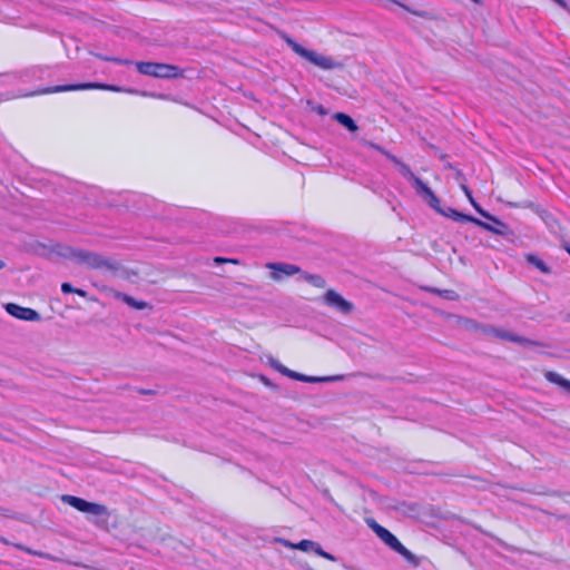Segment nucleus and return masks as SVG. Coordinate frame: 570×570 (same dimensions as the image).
Listing matches in <instances>:
<instances>
[{
    "instance_id": "obj_1",
    "label": "nucleus",
    "mask_w": 570,
    "mask_h": 570,
    "mask_svg": "<svg viewBox=\"0 0 570 570\" xmlns=\"http://www.w3.org/2000/svg\"><path fill=\"white\" fill-rule=\"evenodd\" d=\"M285 42L287 46L299 57L306 59L311 63L320 67L324 70H332V69H340L343 67V63L340 61H336L332 57L321 55L314 50L306 49L298 42H296L291 37H284Z\"/></svg>"
},
{
    "instance_id": "obj_2",
    "label": "nucleus",
    "mask_w": 570,
    "mask_h": 570,
    "mask_svg": "<svg viewBox=\"0 0 570 570\" xmlns=\"http://www.w3.org/2000/svg\"><path fill=\"white\" fill-rule=\"evenodd\" d=\"M62 502L71 505L76 510L98 517L95 524L104 528L107 524L109 512L106 505L95 502H89L82 498L65 494L61 498Z\"/></svg>"
},
{
    "instance_id": "obj_3",
    "label": "nucleus",
    "mask_w": 570,
    "mask_h": 570,
    "mask_svg": "<svg viewBox=\"0 0 570 570\" xmlns=\"http://www.w3.org/2000/svg\"><path fill=\"white\" fill-rule=\"evenodd\" d=\"M136 68L139 73L159 79H177L184 76V71L175 65L154 62V61H137Z\"/></svg>"
},
{
    "instance_id": "obj_4",
    "label": "nucleus",
    "mask_w": 570,
    "mask_h": 570,
    "mask_svg": "<svg viewBox=\"0 0 570 570\" xmlns=\"http://www.w3.org/2000/svg\"><path fill=\"white\" fill-rule=\"evenodd\" d=\"M79 261L78 264L86 265L89 268L92 269H107L112 273H116L120 269V263L117 261H110L106 258L105 256L89 252V250H81V254H78Z\"/></svg>"
},
{
    "instance_id": "obj_5",
    "label": "nucleus",
    "mask_w": 570,
    "mask_h": 570,
    "mask_svg": "<svg viewBox=\"0 0 570 570\" xmlns=\"http://www.w3.org/2000/svg\"><path fill=\"white\" fill-rule=\"evenodd\" d=\"M106 89V90H112V91H122L120 87L112 86V85H102V83H96V82H83V83H73V85H62V86H53V87H46L42 89H39L35 92L30 94H23L22 96H33V95H45V94H55V92H63V91H73V90H83V89Z\"/></svg>"
},
{
    "instance_id": "obj_6",
    "label": "nucleus",
    "mask_w": 570,
    "mask_h": 570,
    "mask_svg": "<svg viewBox=\"0 0 570 570\" xmlns=\"http://www.w3.org/2000/svg\"><path fill=\"white\" fill-rule=\"evenodd\" d=\"M323 302L328 307L337 311L343 315H348L354 311V304L345 299L341 294L334 289H328L323 295Z\"/></svg>"
},
{
    "instance_id": "obj_7",
    "label": "nucleus",
    "mask_w": 570,
    "mask_h": 570,
    "mask_svg": "<svg viewBox=\"0 0 570 570\" xmlns=\"http://www.w3.org/2000/svg\"><path fill=\"white\" fill-rule=\"evenodd\" d=\"M485 333L489 335H493L497 338L513 342V343L520 344L522 346H543V344L538 341H533V340L527 338L524 336L509 332L507 330L494 327V326L488 327L485 330Z\"/></svg>"
},
{
    "instance_id": "obj_8",
    "label": "nucleus",
    "mask_w": 570,
    "mask_h": 570,
    "mask_svg": "<svg viewBox=\"0 0 570 570\" xmlns=\"http://www.w3.org/2000/svg\"><path fill=\"white\" fill-rule=\"evenodd\" d=\"M4 309L9 315H11L18 320L29 321V322H39L41 320V316L37 311L29 308V307L20 306L14 303L6 304Z\"/></svg>"
},
{
    "instance_id": "obj_9",
    "label": "nucleus",
    "mask_w": 570,
    "mask_h": 570,
    "mask_svg": "<svg viewBox=\"0 0 570 570\" xmlns=\"http://www.w3.org/2000/svg\"><path fill=\"white\" fill-rule=\"evenodd\" d=\"M416 193L424 198L426 204L439 214L442 210L440 198L433 193V190L423 181L416 180Z\"/></svg>"
},
{
    "instance_id": "obj_10",
    "label": "nucleus",
    "mask_w": 570,
    "mask_h": 570,
    "mask_svg": "<svg viewBox=\"0 0 570 570\" xmlns=\"http://www.w3.org/2000/svg\"><path fill=\"white\" fill-rule=\"evenodd\" d=\"M474 220L475 222H472V224H474L492 234L500 235V236H508V235L512 234L509 225L503 223L502 220H500L497 217H495V220H491L493 223V225L489 224L487 222H483L476 217H474Z\"/></svg>"
},
{
    "instance_id": "obj_11",
    "label": "nucleus",
    "mask_w": 570,
    "mask_h": 570,
    "mask_svg": "<svg viewBox=\"0 0 570 570\" xmlns=\"http://www.w3.org/2000/svg\"><path fill=\"white\" fill-rule=\"evenodd\" d=\"M385 157L394 163L399 167L400 174L412 181V185L414 189L416 190V180H422L420 177H417L411 169V167L406 164H404L401 159H399L396 156L392 155L391 153H385Z\"/></svg>"
},
{
    "instance_id": "obj_12",
    "label": "nucleus",
    "mask_w": 570,
    "mask_h": 570,
    "mask_svg": "<svg viewBox=\"0 0 570 570\" xmlns=\"http://www.w3.org/2000/svg\"><path fill=\"white\" fill-rule=\"evenodd\" d=\"M266 267L275 272L273 274L274 278H278V275L276 273H282L287 276H293L301 272L299 266L294 265V264H288V263H268L266 265Z\"/></svg>"
},
{
    "instance_id": "obj_13",
    "label": "nucleus",
    "mask_w": 570,
    "mask_h": 570,
    "mask_svg": "<svg viewBox=\"0 0 570 570\" xmlns=\"http://www.w3.org/2000/svg\"><path fill=\"white\" fill-rule=\"evenodd\" d=\"M287 377L295 380V381L307 382V383L332 382V381H336L340 379L337 376H308V375H305V374H302V373H298L295 371L287 373Z\"/></svg>"
},
{
    "instance_id": "obj_14",
    "label": "nucleus",
    "mask_w": 570,
    "mask_h": 570,
    "mask_svg": "<svg viewBox=\"0 0 570 570\" xmlns=\"http://www.w3.org/2000/svg\"><path fill=\"white\" fill-rule=\"evenodd\" d=\"M50 69L49 66H31L20 71L19 78H28L33 80H40L45 78V73Z\"/></svg>"
},
{
    "instance_id": "obj_15",
    "label": "nucleus",
    "mask_w": 570,
    "mask_h": 570,
    "mask_svg": "<svg viewBox=\"0 0 570 570\" xmlns=\"http://www.w3.org/2000/svg\"><path fill=\"white\" fill-rule=\"evenodd\" d=\"M440 215L448 217L454 222H460V223L475 222L474 216L461 213L452 207H443Z\"/></svg>"
},
{
    "instance_id": "obj_16",
    "label": "nucleus",
    "mask_w": 570,
    "mask_h": 570,
    "mask_svg": "<svg viewBox=\"0 0 570 570\" xmlns=\"http://www.w3.org/2000/svg\"><path fill=\"white\" fill-rule=\"evenodd\" d=\"M544 377L550 383L559 385L562 390H564L567 393L570 394V381L564 379L559 373L553 372V371H547L544 373Z\"/></svg>"
},
{
    "instance_id": "obj_17",
    "label": "nucleus",
    "mask_w": 570,
    "mask_h": 570,
    "mask_svg": "<svg viewBox=\"0 0 570 570\" xmlns=\"http://www.w3.org/2000/svg\"><path fill=\"white\" fill-rule=\"evenodd\" d=\"M333 118L348 131L355 132L358 130V126L355 120L345 112H336Z\"/></svg>"
},
{
    "instance_id": "obj_18",
    "label": "nucleus",
    "mask_w": 570,
    "mask_h": 570,
    "mask_svg": "<svg viewBox=\"0 0 570 570\" xmlns=\"http://www.w3.org/2000/svg\"><path fill=\"white\" fill-rule=\"evenodd\" d=\"M377 537L392 550H395L401 543L399 539L386 528L377 530Z\"/></svg>"
},
{
    "instance_id": "obj_19",
    "label": "nucleus",
    "mask_w": 570,
    "mask_h": 570,
    "mask_svg": "<svg viewBox=\"0 0 570 570\" xmlns=\"http://www.w3.org/2000/svg\"><path fill=\"white\" fill-rule=\"evenodd\" d=\"M117 298L121 299L124 303H126L128 306L135 308V309H138V311H142L145 308L148 307V303L144 302V301H137L136 298H134L132 296L128 295V294H125V293H118L116 295Z\"/></svg>"
},
{
    "instance_id": "obj_20",
    "label": "nucleus",
    "mask_w": 570,
    "mask_h": 570,
    "mask_svg": "<svg viewBox=\"0 0 570 570\" xmlns=\"http://www.w3.org/2000/svg\"><path fill=\"white\" fill-rule=\"evenodd\" d=\"M394 551L401 554L412 566L417 567L420 564V559L409 549H406L402 543H400Z\"/></svg>"
},
{
    "instance_id": "obj_21",
    "label": "nucleus",
    "mask_w": 570,
    "mask_h": 570,
    "mask_svg": "<svg viewBox=\"0 0 570 570\" xmlns=\"http://www.w3.org/2000/svg\"><path fill=\"white\" fill-rule=\"evenodd\" d=\"M302 277L304 278V281H306L308 284L313 285L314 287L323 288L326 286L325 278L318 274L304 273L302 275Z\"/></svg>"
},
{
    "instance_id": "obj_22",
    "label": "nucleus",
    "mask_w": 570,
    "mask_h": 570,
    "mask_svg": "<svg viewBox=\"0 0 570 570\" xmlns=\"http://www.w3.org/2000/svg\"><path fill=\"white\" fill-rule=\"evenodd\" d=\"M320 547H321L320 543L312 541V540H307V539L301 540L296 544H293V549H297V550H301L304 552L313 551L315 553Z\"/></svg>"
},
{
    "instance_id": "obj_23",
    "label": "nucleus",
    "mask_w": 570,
    "mask_h": 570,
    "mask_svg": "<svg viewBox=\"0 0 570 570\" xmlns=\"http://www.w3.org/2000/svg\"><path fill=\"white\" fill-rule=\"evenodd\" d=\"M425 291L436 294L448 301H456L459 298V295L456 292L452 289H439L435 287H424Z\"/></svg>"
},
{
    "instance_id": "obj_24",
    "label": "nucleus",
    "mask_w": 570,
    "mask_h": 570,
    "mask_svg": "<svg viewBox=\"0 0 570 570\" xmlns=\"http://www.w3.org/2000/svg\"><path fill=\"white\" fill-rule=\"evenodd\" d=\"M528 263L537 267L540 272L544 274H549L551 272L550 267L538 256L535 255H528L527 256Z\"/></svg>"
},
{
    "instance_id": "obj_25",
    "label": "nucleus",
    "mask_w": 570,
    "mask_h": 570,
    "mask_svg": "<svg viewBox=\"0 0 570 570\" xmlns=\"http://www.w3.org/2000/svg\"><path fill=\"white\" fill-rule=\"evenodd\" d=\"M81 250L82 249H77V248H72V247H63L61 250H59V255L61 257H65L67 259H70V261H73L78 264V261H79V257H78V254H81Z\"/></svg>"
},
{
    "instance_id": "obj_26",
    "label": "nucleus",
    "mask_w": 570,
    "mask_h": 570,
    "mask_svg": "<svg viewBox=\"0 0 570 570\" xmlns=\"http://www.w3.org/2000/svg\"><path fill=\"white\" fill-rule=\"evenodd\" d=\"M96 57L102 61H110V62H114L117 65H130L131 63V60L121 59L118 57H110V56H105V55H100V53H97Z\"/></svg>"
},
{
    "instance_id": "obj_27",
    "label": "nucleus",
    "mask_w": 570,
    "mask_h": 570,
    "mask_svg": "<svg viewBox=\"0 0 570 570\" xmlns=\"http://www.w3.org/2000/svg\"><path fill=\"white\" fill-rule=\"evenodd\" d=\"M507 205L512 208H534L535 206L534 203L531 200H523L519 203L509 202L507 203Z\"/></svg>"
},
{
    "instance_id": "obj_28",
    "label": "nucleus",
    "mask_w": 570,
    "mask_h": 570,
    "mask_svg": "<svg viewBox=\"0 0 570 570\" xmlns=\"http://www.w3.org/2000/svg\"><path fill=\"white\" fill-rule=\"evenodd\" d=\"M474 209L489 222L495 220V216L491 215L489 212L484 210L478 203H473Z\"/></svg>"
},
{
    "instance_id": "obj_29",
    "label": "nucleus",
    "mask_w": 570,
    "mask_h": 570,
    "mask_svg": "<svg viewBox=\"0 0 570 570\" xmlns=\"http://www.w3.org/2000/svg\"><path fill=\"white\" fill-rule=\"evenodd\" d=\"M316 554H317V556H320V557H322V558H325V559H327V560L336 561V557H335V556H333V554H331V553H328V552H326V551H324V550L322 549V547H320V548L316 550Z\"/></svg>"
},
{
    "instance_id": "obj_30",
    "label": "nucleus",
    "mask_w": 570,
    "mask_h": 570,
    "mask_svg": "<svg viewBox=\"0 0 570 570\" xmlns=\"http://www.w3.org/2000/svg\"><path fill=\"white\" fill-rule=\"evenodd\" d=\"M364 145L368 148H372V149H375L377 151H380L381 154H383L385 156V153H389L387 150H385L383 147H381L380 145L373 142V141H365Z\"/></svg>"
},
{
    "instance_id": "obj_31",
    "label": "nucleus",
    "mask_w": 570,
    "mask_h": 570,
    "mask_svg": "<svg viewBox=\"0 0 570 570\" xmlns=\"http://www.w3.org/2000/svg\"><path fill=\"white\" fill-rule=\"evenodd\" d=\"M461 189L463 190V193L465 194V196L470 200L471 205L473 206V203H476V202L474 200V198L472 196L471 189L466 185H461Z\"/></svg>"
},
{
    "instance_id": "obj_32",
    "label": "nucleus",
    "mask_w": 570,
    "mask_h": 570,
    "mask_svg": "<svg viewBox=\"0 0 570 570\" xmlns=\"http://www.w3.org/2000/svg\"><path fill=\"white\" fill-rule=\"evenodd\" d=\"M14 548H17L18 550L24 551V552H27L28 554H31V556H41L40 553L33 551L32 549L27 548V547H24L22 544H19V543L14 544Z\"/></svg>"
},
{
    "instance_id": "obj_33",
    "label": "nucleus",
    "mask_w": 570,
    "mask_h": 570,
    "mask_svg": "<svg viewBox=\"0 0 570 570\" xmlns=\"http://www.w3.org/2000/svg\"><path fill=\"white\" fill-rule=\"evenodd\" d=\"M367 524L370 525V528L375 532V534L377 535V530L379 529H385L384 527H382L381 524H379L375 520L373 519H370L367 520Z\"/></svg>"
},
{
    "instance_id": "obj_34",
    "label": "nucleus",
    "mask_w": 570,
    "mask_h": 570,
    "mask_svg": "<svg viewBox=\"0 0 570 570\" xmlns=\"http://www.w3.org/2000/svg\"><path fill=\"white\" fill-rule=\"evenodd\" d=\"M75 288L70 283L65 282L61 284V291L65 294L75 293Z\"/></svg>"
},
{
    "instance_id": "obj_35",
    "label": "nucleus",
    "mask_w": 570,
    "mask_h": 570,
    "mask_svg": "<svg viewBox=\"0 0 570 570\" xmlns=\"http://www.w3.org/2000/svg\"><path fill=\"white\" fill-rule=\"evenodd\" d=\"M127 91L131 92V94H139V91L134 90V89H129ZM140 95L144 97H160V98L164 97L163 95H156L154 92H147V91H140Z\"/></svg>"
},
{
    "instance_id": "obj_36",
    "label": "nucleus",
    "mask_w": 570,
    "mask_h": 570,
    "mask_svg": "<svg viewBox=\"0 0 570 570\" xmlns=\"http://www.w3.org/2000/svg\"><path fill=\"white\" fill-rule=\"evenodd\" d=\"M276 371L279 372L281 374L287 376V373L292 372V370L287 368L286 366H284L283 364H279L277 367H276Z\"/></svg>"
},
{
    "instance_id": "obj_37",
    "label": "nucleus",
    "mask_w": 570,
    "mask_h": 570,
    "mask_svg": "<svg viewBox=\"0 0 570 570\" xmlns=\"http://www.w3.org/2000/svg\"><path fill=\"white\" fill-rule=\"evenodd\" d=\"M138 393L141 395H155L156 391L150 389H138Z\"/></svg>"
},
{
    "instance_id": "obj_38",
    "label": "nucleus",
    "mask_w": 570,
    "mask_h": 570,
    "mask_svg": "<svg viewBox=\"0 0 570 570\" xmlns=\"http://www.w3.org/2000/svg\"><path fill=\"white\" fill-rule=\"evenodd\" d=\"M314 110H315L318 115H321V116H325V115H327V110H326V108H325L323 105H318V106H316V107L314 108Z\"/></svg>"
},
{
    "instance_id": "obj_39",
    "label": "nucleus",
    "mask_w": 570,
    "mask_h": 570,
    "mask_svg": "<svg viewBox=\"0 0 570 570\" xmlns=\"http://www.w3.org/2000/svg\"><path fill=\"white\" fill-rule=\"evenodd\" d=\"M268 364L272 368H274L276 371V367L281 364L276 358L274 357H268Z\"/></svg>"
},
{
    "instance_id": "obj_40",
    "label": "nucleus",
    "mask_w": 570,
    "mask_h": 570,
    "mask_svg": "<svg viewBox=\"0 0 570 570\" xmlns=\"http://www.w3.org/2000/svg\"><path fill=\"white\" fill-rule=\"evenodd\" d=\"M276 541L281 542L283 546L285 547H288V548H292L293 549V544L292 542L285 540V539H282V538H277Z\"/></svg>"
},
{
    "instance_id": "obj_41",
    "label": "nucleus",
    "mask_w": 570,
    "mask_h": 570,
    "mask_svg": "<svg viewBox=\"0 0 570 570\" xmlns=\"http://www.w3.org/2000/svg\"><path fill=\"white\" fill-rule=\"evenodd\" d=\"M261 381L266 385V386H269V387H273V383L269 381L268 377L264 376V375H261Z\"/></svg>"
},
{
    "instance_id": "obj_42",
    "label": "nucleus",
    "mask_w": 570,
    "mask_h": 570,
    "mask_svg": "<svg viewBox=\"0 0 570 570\" xmlns=\"http://www.w3.org/2000/svg\"><path fill=\"white\" fill-rule=\"evenodd\" d=\"M214 263L215 264H223V263H227V258L225 257H220V256H217L214 258Z\"/></svg>"
},
{
    "instance_id": "obj_43",
    "label": "nucleus",
    "mask_w": 570,
    "mask_h": 570,
    "mask_svg": "<svg viewBox=\"0 0 570 570\" xmlns=\"http://www.w3.org/2000/svg\"><path fill=\"white\" fill-rule=\"evenodd\" d=\"M75 294H78L79 296L87 297V292L81 288H75Z\"/></svg>"
},
{
    "instance_id": "obj_44",
    "label": "nucleus",
    "mask_w": 570,
    "mask_h": 570,
    "mask_svg": "<svg viewBox=\"0 0 570 570\" xmlns=\"http://www.w3.org/2000/svg\"><path fill=\"white\" fill-rule=\"evenodd\" d=\"M227 263H230V264H238V261L235 259V258H227Z\"/></svg>"
},
{
    "instance_id": "obj_45",
    "label": "nucleus",
    "mask_w": 570,
    "mask_h": 570,
    "mask_svg": "<svg viewBox=\"0 0 570 570\" xmlns=\"http://www.w3.org/2000/svg\"><path fill=\"white\" fill-rule=\"evenodd\" d=\"M6 266L4 262L0 259V269H2Z\"/></svg>"
},
{
    "instance_id": "obj_46",
    "label": "nucleus",
    "mask_w": 570,
    "mask_h": 570,
    "mask_svg": "<svg viewBox=\"0 0 570 570\" xmlns=\"http://www.w3.org/2000/svg\"><path fill=\"white\" fill-rule=\"evenodd\" d=\"M0 542H2L4 544H8V541L4 538H2V537H0Z\"/></svg>"
},
{
    "instance_id": "obj_47",
    "label": "nucleus",
    "mask_w": 570,
    "mask_h": 570,
    "mask_svg": "<svg viewBox=\"0 0 570 570\" xmlns=\"http://www.w3.org/2000/svg\"><path fill=\"white\" fill-rule=\"evenodd\" d=\"M471 1L476 3V4H481L482 3V0H471Z\"/></svg>"
},
{
    "instance_id": "obj_48",
    "label": "nucleus",
    "mask_w": 570,
    "mask_h": 570,
    "mask_svg": "<svg viewBox=\"0 0 570 570\" xmlns=\"http://www.w3.org/2000/svg\"><path fill=\"white\" fill-rule=\"evenodd\" d=\"M446 158V155L445 154H440V159L443 160Z\"/></svg>"
},
{
    "instance_id": "obj_49",
    "label": "nucleus",
    "mask_w": 570,
    "mask_h": 570,
    "mask_svg": "<svg viewBox=\"0 0 570 570\" xmlns=\"http://www.w3.org/2000/svg\"><path fill=\"white\" fill-rule=\"evenodd\" d=\"M566 249H567L568 254L570 255V246H567Z\"/></svg>"
}]
</instances>
